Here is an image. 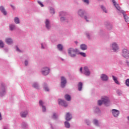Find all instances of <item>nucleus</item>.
Returning a JSON list of instances; mask_svg holds the SVG:
<instances>
[{
    "label": "nucleus",
    "instance_id": "nucleus-50",
    "mask_svg": "<svg viewBox=\"0 0 129 129\" xmlns=\"http://www.w3.org/2000/svg\"><path fill=\"white\" fill-rule=\"evenodd\" d=\"M11 7H12V9H14V6H13V5H11Z\"/></svg>",
    "mask_w": 129,
    "mask_h": 129
},
{
    "label": "nucleus",
    "instance_id": "nucleus-8",
    "mask_svg": "<svg viewBox=\"0 0 129 129\" xmlns=\"http://www.w3.org/2000/svg\"><path fill=\"white\" fill-rule=\"evenodd\" d=\"M39 105H40V106L42 107V111L43 112H45V111H46V106H45L44 105V102H43V101L40 100H39Z\"/></svg>",
    "mask_w": 129,
    "mask_h": 129
},
{
    "label": "nucleus",
    "instance_id": "nucleus-20",
    "mask_svg": "<svg viewBox=\"0 0 129 129\" xmlns=\"http://www.w3.org/2000/svg\"><path fill=\"white\" fill-rule=\"evenodd\" d=\"M82 85H83V84L81 82H80L78 84V89L79 91H81V90H82Z\"/></svg>",
    "mask_w": 129,
    "mask_h": 129
},
{
    "label": "nucleus",
    "instance_id": "nucleus-47",
    "mask_svg": "<svg viewBox=\"0 0 129 129\" xmlns=\"http://www.w3.org/2000/svg\"><path fill=\"white\" fill-rule=\"evenodd\" d=\"M127 65H128V66H129V62L128 61H126V62Z\"/></svg>",
    "mask_w": 129,
    "mask_h": 129
},
{
    "label": "nucleus",
    "instance_id": "nucleus-52",
    "mask_svg": "<svg viewBox=\"0 0 129 129\" xmlns=\"http://www.w3.org/2000/svg\"><path fill=\"white\" fill-rule=\"evenodd\" d=\"M4 129H8V128H7V127H4Z\"/></svg>",
    "mask_w": 129,
    "mask_h": 129
},
{
    "label": "nucleus",
    "instance_id": "nucleus-28",
    "mask_svg": "<svg viewBox=\"0 0 129 129\" xmlns=\"http://www.w3.org/2000/svg\"><path fill=\"white\" fill-rule=\"evenodd\" d=\"M44 89L46 91H49V88L47 87V84H44Z\"/></svg>",
    "mask_w": 129,
    "mask_h": 129
},
{
    "label": "nucleus",
    "instance_id": "nucleus-22",
    "mask_svg": "<svg viewBox=\"0 0 129 129\" xmlns=\"http://www.w3.org/2000/svg\"><path fill=\"white\" fill-rule=\"evenodd\" d=\"M113 80H114L115 83H116V84L119 85L120 83H119V82H118V80H117V78H116L115 77H113Z\"/></svg>",
    "mask_w": 129,
    "mask_h": 129
},
{
    "label": "nucleus",
    "instance_id": "nucleus-53",
    "mask_svg": "<svg viewBox=\"0 0 129 129\" xmlns=\"http://www.w3.org/2000/svg\"><path fill=\"white\" fill-rule=\"evenodd\" d=\"M76 44H77V41H75Z\"/></svg>",
    "mask_w": 129,
    "mask_h": 129
},
{
    "label": "nucleus",
    "instance_id": "nucleus-23",
    "mask_svg": "<svg viewBox=\"0 0 129 129\" xmlns=\"http://www.w3.org/2000/svg\"><path fill=\"white\" fill-rule=\"evenodd\" d=\"M64 125L67 128H69V127H70V123L68 121L64 122Z\"/></svg>",
    "mask_w": 129,
    "mask_h": 129
},
{
    "label": "nucleus",
    "instance_id": "nucleus-56",
    "mask_svg": "<svg viewBox=\"0 0 129 129\" xmlns=\"http://www.w3.org/2000/svg\"><path fill=\"white\" fill-rule=\"evenodd\" d=\"M87 122H88V121H87Z\"/></svg>",
    "mask_w": 129,
    "mask_h": 129
},
{
    "label": "nucleus",
    "instance_id": "nucleus-3",
    "mask_svg": "<svg viewBox=\"0 0 129 129\" xmlns=\"http://www.w3.org/2000/svg\"><path fill=\"white\" fill-rule=\"evenodd\" d=\"M41 73L43 75H48L50 73V69L47 67H45L42 69Z\"/></svg>",
    "mask_w": 129,
    "mask_h": 129
},
{
    "label": "nucleus",
    "instance_id": "nucleus-24",
    "mask_svg": "<svg viewBox=\"0 0 129 129\" xmlns=\"http://www.w3.org/2000/svg\"><path fill=\"white\" fill-rule=\"evenodd\" d=\"M14 22L16 24H20V20L18 17H16L14 19Z\"/></svg>",
    "mask_w": 129,
    "mask_h": 129
},
{
    "label": "nucleus",
    "instance_id": "nucleus-40",
    "mask_svg": "<svg viewBox=\"0 0 129 129\" xmlns=\"http://www.w3.org/2000/svg\"><path fill=\"white\" fill-rule=\"evenodd\" d=\"M64 20H65V18H64V17L60 18V21H64Z\"/></svg>",
    "mask_w": 129,
    "mask_h": 129
},
{
    "label": "nucleus",
    "instance_id": "nucleus-30",
    "mask_svg": "<svg viewBox=\"0 0 129 129\" xmlns=\"http://www.w3.org/2000/svg\"><path fill=\"white\" fill-rule=\"evenodd\" d=\"M80 55H81V56H83V57H86V54L84 52H80Z\"/></svg>",
    "mask_w": 129,
    "mask_h": 129
},
{
    "label": "nucleus",
    "instance_id": "nucleus-43",
    "mask_svg": "<svg viewBox=\"0 0 129 129\" xmlns=\"http://www.w3.org/2000/svg\"><path fill=\"white\" fill-rule=\"evenodd\" d=\"M5 91H6V89H3V90H2V93H5Z\"/></svg>",
    "mask_w": 129,
    "mask_h": 129
},
{
    "label": "nucleus",
    "instance_id": "nucleus-48",
    "mask_svg": "<svg viewBox=\"0 0 129 129\" xmlns=\"http://www.w3.org/2000/svg\"><path fill=\"white\" fill-rule=\"evenodd\" d=\"M41 48L42 49H44V46H43V44H41Z\"/></svg>",
    "mask_w": 129,
    "mask_h": 129
},
{
    "label": "nucleus",
    "instance_id": "nucleus-42",
    "mask_svg": "<svg viewBox=\"0 0 129 129\" xmlns=\"http://www.w3.org/2000/svg\"><path fill=\"white\" fill-rule=\"evenodd\" d=\"M17 51H18V52H21V50L20 49H19V47H17Z\"/></svg>",
    "mask_w": 129,
    "mask_h": 129
},
{
    "label": "nucleus",
    "instance_id": "nucleus-10",
    "mask_svg": "<svg viewBox=\"0 0 129 129\" xmlns=\"http://www.w3.org/2000/svg\"><path fill=\"white\" fill-rule=\"evenodd\" d=\"M113 5L115 7V8L117 10V11H119L120 12V7H119V5H118V3H117L116 2H115L114 0L113 1Z\"/></svg>",
    "mask_w": 129,
    "mask_h": 129
},
{
    "label": "nucleus",
    "instance_id": "nucleus-38",
    "mask_svg": "<svg viewBox=\"0 0 129 129\" xmlns=\"http://www.w3.org/2000/svg\"><path fill=\"white\" fill-rule=\"evenodd\" d=\"M38 3L41 6V7H44V5H43V4H42L40 1H38Z\"/></svg>",
    "mask_w": 129,
    "mask_h": 129
},
{
    "label": "nucleus",
    "instance_id": "nucleus-31",
    "mask_svg": "<svg viewBox=\"0 0 129 129\" xmlns=\"http://www.w3.org/2000/svg\"><path fill=\"white\" fill-rule=\"evenodd\" d=\"M94 123L95 125H98V121L96 119L94 120Z\"/></svg>",
    "mask_w": 129,
    "mask_h": 129
},
{
    "label": "nucleus",
    "instance_id": "nucleus-37",
    "mask_svg": "<svg viewBox=\"0 0 129 129\" xmlns=\"http://www.w3.org/2000/svg\"><path fill=\"white\" fill-rule=\"evenodd\" d=\"M101 8L103 9V10L104 11V12L105 13H107V12H106V10L105 9V8H104V7L101 6Z\"/></svg>",
    "mask_w": 129,
    "mask_h": 129
},
{
    "label": "nucleus",
    "instance_id": "nucleus-18",
    "mask_svg": "<svg viewBox=\"0 0 129 129\" xmlns=\"http://www.w3.org/2000/svg\"><path fill=\"white\" fill-rule=\"evenodd\" d=\"M6 42L9 44H12V43H13V40L11 38H7L6 39Z\"/></svg>",
    "mask_w": 129,
    "mask_h": 129
},
{
    "label": "nucleus",
    "instance_id": "nucleus-17",
    "mask_svg": "<svg viewBox=\"0 0 129 129\" xmlns=\"http://www.w3.org/2000/svg\"><path fill=\"white\" fill-rule=\"evenodd\" d=\"M10 31H14L16 30V26L13 24H11L9 26Z\"/></svg>",
    "mask_w": 129,
    "mask_h": 129
},
{
    "label": "nucleus",
    "instance_id": "nucleus-2",
    "mask_svg": "<svg viewBox=\"0 0 129 129\" xmlns=\"http://www.w3.org/2000/svg\"><path fill=\"white\" fill-rule=\"evenodd\" d=\"M77 52H78V50L72 48H70L68 49V54L71 56V57H75L76 56V54H77Z\"/></svg>",
    "mask_w": 129,
    "mask_h": 129
},
{
    "label": "nucleus",
    "instance_id": "nucleus-16",
    "mask_svg": "<svg viewBox=\"0 0 129 129\" xmlns=\"http://www.w3.org/2000/svg\"><path fill=\"white\" fill-rule=\"evenodd\" d=\"M45 25L47 29H50V21H49V20H46Z\"/></svg>",
    "mask_w": 129,
    "mask_h": 129
},
{
    "label": "nucleus",
    "instance_id": "nucleus-12",
    "mask_svg": "<svg viewBox=\"0 0 129 129\" xmlns=\"http://www.w3.org/2000/svg\"><path fill=\"white\" fill-rule=\"evenodd\" d=\"M119 114V111L114 109H113V115L115 116V117H116L118 116V115Z\"/></svg>",
    "mask_w": 129,
    "mask_h": 129
},
{
    "label": "nucleus",
    "instance_id": "nucleus-9",
    "mask_svg": "<svg viewBox=\"0 0 129 129\" xmlns=\"http://www.w3.org/2000/svg\"><path fill=\"white\" fill-rule=\"evenodd\" d=\"M84 74L86 76H89L90 75V72L88 70V68L85 67L84 68Z\"/></svg>",
    "mask_w": 129,
    "mask_h": 129
},
{
    "label": "nucleus",
    "instance_id": "nucleus-36",
    "mask_svg": "<svg viewBox=\"0 0 129 129\" xmlns=\"http://www.w3.org/2000/svg\"><path fill=\"white\" fill-rule=\"evenodd\" d=\"M50 13L51 14H55V11H54V9L53 8L50 9Z\"/></svg>",
    "mask_w": 129,
    "mask_h": 129
},
{
    "label": "nucleus",
    "instance_id": "nucleus-49",
    "mask_svg": "<svg viewBox=\"0 0 129 129\" xmlns=\"http://www.w3.org/2000/svg\"><path fill=\"white\" fill-rule=\"evenodd\" d=\"M111 112H112V114H113V109L111 110Z\"/></svg>",
    "mask_w": 129,
    "mask_h": 129
},
{
    "label": "nucleus",
    "instance_id": "nucleus-51",
    "mask_svg": "<svg viewBox=\"0 0 129 129\" xmlns=\"http://www.w3.org/2000/svg\"><path fill=\"white\" fill-rule=\"evenodd\" d=\"M97 110L99 111V109L98 108H97Z\"/></svg>",
    "mask_w": 129,
    "mask_h": 129
},
{
    "label": "nucleus",
    "instance_id": "nucleus-39",
    "mask_svg": "<svg viewBox=\"0 0 129 129\" xmlns=\"http://www.w3.org/2000/svg\"><path fill=\"white\" fill-rule=\"evenodd\" d=\"M28 60H25V66H28Z\"/></svg>",
    "mask_w": 129,
    "mask_h": 129
},
{
    "label": "nucleus",
    "instance_id": "nucleus-55",
    "mask_svg": "<svg viewBox=\"0 0 129 129\" xmlns=\"http://www.w3.org/2000/svg\"><path fill=\"white\" fill-rule=\"evenodd\" d=\"M87 124H88V125H89V123H88Z\"/></svg>",
    "mask_w": 129,
    "mask_h": 129
},
{
    "label": "nucleus",
    "instance_id": "nucleus-46",
    "mask_svg": "<svg viewBox=\"0 0 129 129\" xmlns=\"http://www.w3.org/2000/svg\"><path fill=\"white\" fill-rule=\"evenodd\" d=\"M80 71L81 72H82V68H80Z\"/></svg>",
    "mask_w": 129,
    "mask_h": 129
},
{
    "label": "nucleus",
    "instance_id": "nucleus-41",
    "mask_svg": "<svg viewBox=\"0 0 129 129\" xmlns=\"http://www.w3.org/2000/svg\"><path fill=\"white\" fill-rule=\"evenodd\" d=\"M84 18H85V20H86L87 22H88V20H87V16H85Z\"/></svg>",
    "mask_w": 129,
    "mask_h": 129
},
{
    "label": "nucleus",
    "instance_id": "nucleus-44",
    "mask_svg": "<svg viewBox=\"0 0 129 129\" xmlns=\"http://www.w3.org/2000/svg\"><path fill=\"white\" fill-rule=\"evenodd\" d=\"M86 35H87V37L88 38V39H89V34H88V33H87Z\"/></svg>",
    "mask_w": 129,
    "mask_h": 129
},
{
    "label": "nucleus",
    "instance_id": "nucleus-14",
    "mask_svg": "<svg viewBox=\"0 0 129 129\" xmlns=\"http://www.w3.org/2000/svg\"><path fill=\"white\" fill-rule=\"evenodd\" d=\"M20 114L21 117H26L28 115V111L22 112Z\"/></svg>",
    "mask_w": 129,
    "mask_h": 129
},
{
    "label": "nucleus",
    "instance_id": "nucleus-13",
    "mask_svg": "<svg viewBox=\"0 0 129 129\" xmlns=\"http://www.w3.org/2000/svg\"><path fill=\"white\" fill-rule=\"evenodd\" d=\"M101 78L102 80L103 81H107V79H108V78L107 77V76L106 75L102 74L101 76Z\"/></svg>",
    "mask_w": 129,
    "mask_h": 129
},
{
    "label": "nucleus",
    "instance_id": "nucleus-45",
    "mask_svg": "<svg viewBox=\"0 0 129 129\" xmlns=\"http://www.w3.org/2000/svg\"><path fill=\"white\" fill-rule=\"evenodd\" d=\"M2 114L0 113V120H2Z\"/></svg>",
    "mask_w": 129,
    "mask_h": 129
},
{
    "label": "nucleus",
    "instance_id": "nucleus-7",
    "mask_svg": "<svg viewBox=\"0 0 129 129\" xmlns=\"http://www.w3.org/2000/svg\"><path fill=\"white\" fill-rule=\"evenodd\" d=\"M58 101V104H59V105H62L64 107H66L67 106V103H66V102H65V101H63L62 100L59 99Z\"/></svg>",
    "mask_w": 129,
    "mask_h": 129
},
{
    "label": "nucleus",
    "instance_id": "nucleus-4",
    "mask_svg": "<svg viewBox=\"0 0 129 129\" xmlns=\"http://www.w3.org/2000/svg\"><path fill=\"white\" fill-rule=\"evenodd\" d=\"M122 56L124 58H126L127 59L129 58V51L126 49H124L122 52Z\"/></svg>",
    "mask_w": 129,
    "mask_h": 129
},
{
    "label": "nucleus",
    "instance_id": "nucleus-35",
    "mask_svg": "<svg viewBox=\"0 0 129 129\" xmlns=\"http://www.w3.org/2000/svg\"><path fill=\"white\" fill-rule=\"evenodd\" d=\"M57 117V115L56 114V113H53V115L52 116V118H53V119H56Z\"/></svg>",
    "mask_w": 129,
    "mask_h": 129
},
{
    "label": "nucleus",
    "instance_id": "nucleus-54",
    "mask_svg": "<svg viewBox=\"0 0 129 129\" xmlns=\"http://www.w3.org/2000/svg\"><path fill=\"white\" fill-rule=\"evenodd\" d=\"M112 3H113V0H112Z\"/></svg>",
    "mask_w": 129,
    "mask_h": 129
},
{
    "label": "nucleus",
    "instance_id": "nucleus-21",
    "mask_svg": "<svg viewBox=\"0 0 129 129\" xmlns=\"http://www.w3.org/2000/svg\"><path fill=\"white\" fill-rule=\"evenodd\" d=\"M64 98L66 100H68V101H70V100H71V97L69 95H66L64 96Z\"/></svg>",
    "mask_w": 129,
    "mask_h": 129
},
{
    "label": "nucleus",
    "instance_id": "nucleus-29",
    "mask_svg": "<svg viewBox=\"0 0 129 129\" xmlns=\"http://www.w3.org/2000/svg\"><path fill=\"white\" fill-rule=\"evenodd\" d=\"M4 46H5V44H4V42H3V41L0 40V47L4 48Z\"/></svg>",
    "mask_w": 129,
    "mask_h": 129
},
{
    "label": "nucleus",
    "instance_id": "nucleus-19",
    "mask_svg": "<svg viewBox=\"0 0 129 129\" xmlns=\"http://www.w3.org/2000/svg\"><path fill=\"white\" fill-rule=\"evenodd\" d=\"M80 48H81V50H86V49H87V46L85 44H82L80 46Z\"/></svg>",
    "mask_w": 129,
    "mask_h": 129
},
{
    "label": "nucleus",
    "instance_id": "nucleus-1",
    "mask_svg": "<svg viewBox=\"0 0 129 129\" xmlns=\"http://www.w3.org/2000/svg\"><path fill=\"white\" fill-rule=\"evenodd\" d=\"M102 103H104L106 106H108L110 104L109 103V99L106 96L101 97V100L98 101V105H101Z\"/></svg>",
    "mask_w": 129,
    "mask_h": 129
},
{
    "label": "nucleus",
    "instance_id": "nucleus-11",
    "mask_svg": "<svg viewBox=\"0 0 129 129\" xmlns=\"http://www.w3.org/2000/svg\"><path fill=\"white\" fill-rule=\"evenodd\" d=\"M72 118V116H71V114L70 113L68 112L66 114V120H70Z\"/></svg>",
    "mask_w": 129,
    "mask_h": 129
},
{
    "label": "nucleus",
    "instance_id": "nucleus-33",
    "mask_svg": "<svg viewBox=\"0 0 129 129\" xmlns=\"http://www.w3.org/2000/svg\"><path fill=\"white\" fill-rule=\"evenodd\" d=\"M126 86H129V79H127L125 81Z\"/></svg>",
    "mask_w": 129,
    "mask_h": 129
},
{
    "label": "nucleus",
    "instance_id": "nucleus-26",
    "mask_svg": "<svg viewBox=\"0 0 129 129\" xmlns=\"http://www.w3.org/2000/svg\"><path fill=\"white\" fill-rule=\"evenodd\" d=\"M78 14L81 16V17H82V16L84 15V12H83L82 10H80L78 12Z\"/></svg>",
    "mask_w": 129,
    "mask_h": 129
},
{
    "label": "nucleus",
    "instance_id": "nucleus-15",
    "mask_svg": "<svg viewBox=\"0 0 129 129\" xmlns=\"http://www.w3.org/2000/svg\"><path fill=\"white\" fill-rule=\"evenodd\" d=\"M0 11L2 12V13H3L4 15H7V11H6V10L4 7H0Z\"/></svg>",
    "mask_w": 129,
    "mask_h": 129
},
{
    "label": "nucleus",
    "instance_id": "nucleus-6",
    "mask_svg": "<svg viewBox=\"0 0 129 129\" xmlns=\"http://www.w3.org/2000/svg\"><path fill=\"white\" fill-rule=\"evenodd\" d=\"M119 51V47L116 43H113V52H118Z\"/></svg>",
    "mask_w": 129,
    "mask_h": 129
},
{
    "label": "nucleus",
    "instance_id": "nucleus-32",
    "mask_svg": "<svg viewBox=\"0 0 129 129\" xmlns=\"http://www.w3.org/2000/svg\"><path fill=\"white\" fill-rule=\"evenodd\" d=\"M33 86L34 87V88H38V84L37 83L33 84Z\"/></svg>",
    "mask_w": 129,
    "mask_h": 129
},
{
    "label": "nucleus",
    "instance_id": "nucleus-25",
    "mask_svg": "<svg viewBox=\"0 0 129 129\" xmlns=\"http://www.w3.org/2000/svg\"><path fill=\"white\" fill-rule=\"evenodd\" d=\"M57 48L59 51H62L63 50V46L61 44H58L57 45Z\"/></svg>",
    "mask_w": 129,
    "mask_h": 129
},
{
    "label": "nucleus",
    "instance_id": "nucleus-5",
    "mask_svg": "<svg viewBox=\"0 0 129 129\" xmlns=\"http://www.w3.org/2000/svg\"><path fill=\"white\" fill-rule=\"evenodd\" d=\"M66 83H67L66 79H65L64 77H61V87L62 88H64V87H65V85H66Z\"/></svg>",
    "mask_w": 129,
    "mask_h": 129
},
{
    "label": "nucleus",
    "instance_id": "nucleus-34",
    "mask_svg": "<svg viewBox=\"0 0 129 129\" xmlns=\"http://www.w3.org/2000/svg\"><path fill=\"white\" fill-rule=\"evenodd\" d=\"M84 3H85V4H87V5H89V0H83Z\"/></svg>",
    "mask_w": 129,
    "mask_h": 129
},
{
    "label": "nucleus",
    "instance_id": "nucleus-27",
    "mask_svg": "<svg viewBox=\"0 0 129 129\" xmlns=\"http://www.w3.org/2000/svg\"><path fill=\"white\" fill-rule=\"evenodd\" d=\"M124 18L126 23H127L129 22L128 17L126 15H124Z\"/></svg>",
    "mask_w": 129,
    "mask_h": 129
}]
</instances>
